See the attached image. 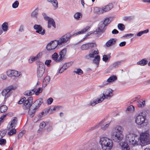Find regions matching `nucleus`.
<instances>
[{
	"label": "nucleus",
	"instance_id": "nucleus-37",
	"mask_svg": "<svg viewBox=\"0 0 150 150\" xmlns=\"http://www.w3.org/2000/svg\"><path fill=\"white\" fill-rule=\"evenodd\" d=\"M2 29L3 31H6L8 28V23L7 22H4L2 25Z\"/></svg>",
	"mask_w": 150,
	"mask_h": 150
},
{
	"label": "nucleus",
	"instance_id": "nucleus-13",
	"mask_svg": "<svg viewBox=\"0 0 150 150\" xmlns=\"http://www.w3.org/2000/svg\"><path fill=\"white\" fill-rule=\"evenodd\" d=\"M103 21H100L98 25V28L96 30V32L98 33H103L106 30V26Z\"/></svg>",
	"mask_w": 150,
	"mask_h": 150
},
{
	"label": "nucleus",
	"instance_id": "nucleus-24",
	"mask_svg": "<svg viewBox=\"0 0 150 150\" xmlns=\"http://www.w3.org/2000/svg\"><path fill=\"white\" fill-rule=\"evenodd\" d=\"M116 42V40L115 39H111L106 42V45L107 47H109L111 45L115 44Z\"/></svg>",
	"mask_w": 150,
	"mask_h": 150
},
{
	"label": "nucleus",
	"instance_id": "nucleus-3",
	"mask_svg": "<svg viewBox=\"0 0 150 150\" xmlns=\"http://www.w3.org/2000/svg\"><path fill=\"white\" fill-rule=\"evenodd\" d=\"M99 143L103 150H110L112 148V141L107 137L100 138Z\"/></svg>",
	"mask_w": 150,
	"mask_h": 150
},
{
	"label": "nucleus",
	"instance_id": "nucleus-23",
	"mask_svg": "<svg viewBox=\"0 0 150 150\" xmlns=\"http://www.w3.org/2000/svg\"><path fill=\"white\" fill-rule=\"evenodd\" d=\"M50 77L49 76H46L44 79L42 81V86L45 87L49 83L50 80Z\"/></svg>",
	"mask_w": 150,
	"mask_h": 150
},
{
	"label": "nucleus",
	"instance_id": "nucleus-49",
	"mask_svg": "<svg viewBox=\"0 0 150 150\" xmlns=\"http://www.w3.org/2000/svg\"><path fill=\"white\" fill-rule=\"evenodd\" d=\"M13 70H8L6 71L7 74L9 77L13 76Z\"/></svg>",
	"mask_w": 150,
	"mask_h": 150
},
{
	"label": "nucleus",
	"instance_id": "nucleus-10",
	"mask_svg": "<svg viewBox=\"0 0 150 150\" xmlns=\"http://www.w3.org/2000/svg\"><path fill=\"white\" fill-rule=\"evenodd\" d=\"M59 45L57 40L52 41L48 43L46 46V49L50 52L53 51Z\"/></svg>",
	"mask_w": 150,
	"mask_h": 150
},
{
	"label": "nucleus",
	"instance_id": "nucleus-12",
	"mask_svg": "<svg viewBox=\"0 0 150 150\" xmlns=\"http://www.w3.org/2000/svg\"><path fill=\"white\" fill-rule=\"evenodd\" d=\"M113 92V91L112 89L107 90L105 93L102 94L100 96L102 98H103L104 100L105 99H108L112 97Z\"/></svg>",
	"mask_w": 150,
	"mask_h": 150
},
{
	"label": "nucleus",
	"instance_id": "nucleus-63",
	"mask_svg": "<svg viewBox=\"0 0 150 150\" xmlns=\"http://www.w3.org/2000/svg\"><path fill=\"white\" fill-rule=\"evenodd\" d=\"M34 61H35V59L33 56L30 57L29 59V61L30 63H32Z\"/></svg>",
	"mask_w": 150,
	"mask_h": 150
},
{
	"label": "nucleus",
	"instance_id": "nucleus-43",
	"mask_svg": "<svg viewBox=\"0 0 150 150\" xmlns=\"http://www.w3.org/2000/svg\"><path fill=\"white\" fill-rule=\"evenodd\" d=\"M117 27L118 29L121 31L124 30L125 29L124 25L122 23H119L118 24Z\"/></svg>",
	"mask_w": 150,
	"mask_h": 150
},
{
	"label": "nucleus",
	"instance_id": "nucleus-17",
	"mask_svg": "<svg viewBox=\"0 0 150 150\" xmlns=\"http://www.w3.org/2000/svg\"><path fill=\"white\" fill-rule=\"evenodd\" d=\"M139 139V138L137 136L132 137L129 140V143L130 145H132L134 146L138 145L139 143H138Z\"/></svg>",
	"mask_w": 150,
	"mask_h": 150
},
{
	"label": "nucleus",
	"instance_id": "nucleus-21",
	"mask_svg": "<svg viewBox=\"0 0 150 150\" xmlns=\"http://www.w3.org/2000/svg\"><path fill=\"white\" fill-rule=\"evenodd\" d=\"M105 120H103L99 124V127L100 126L101 128L103 130H105L107 128L109 125V123L105 124L104 123Z\"/></svg>",
	"mask_w": 150,
	"mask_h": 150
},
{
	"label": "nucleus",
	"instance_id": "nucleus-42",
	"mask_svg": "<svg viewBox=\"0 0 150 150\" xmlns=\"http://www.w3.org/2000/svg\"><path fill=\"white\" fill-rule=\"evenodd\" d=\"M13 76L18 77L21 74L20 72H18L17 71L14 70H13Z\"/></svg>",
	"mask_w": 150,
	"mask_h": 150
},
{
	"label": "nucleus",
	"instance_id": "nucleus-64",
	"mask_svg": "<svg viewBox=\"0 0 150 150\" xmlns=\"http://www.w3.org/2000/svg\"><path fill=\"white\" fill-rule=\"evenodd\" d=\"M6 132L5 131L3 130L2 131L0 134V136L1 137V138H2L3 137H4L6 134Z\"/></svg>",
	"mask_w": 150,
	"mask_h": 150
},
{
	"label": "nucleus",
	"instance_id": "nucleus-7",
	"mask_svg": "<svg viewBox=\"0 0 150 150\" xmlns=\"http://www.w3.org/2000/svg\"><path fill=\"white\" fill-rule=\"evenodd\" d=\"M45 69V64L41 62H39L37 69V76L38 80H40L43 76Z\"/></svg>",
	"mask_w": 150,
	"mask_h": 150
},
{
	"label": "nucleus",
	"instance_id": "nucleus-14",
	"mask_svg": "<svg viewBox=\"0 0 150 150\" xmlns=\"http://www.w3.org/2000/svg\"><path fill=\"white\" fill-rule=\"evenodd\" d=\"M99 53L98 50H90L89 52V54L86 55L85 58L87 59H89L91 58H93L94 57V56Z\"/></svg>",
	"mask_w": 150,
	"mask_h": 150
},
{
	"label": "nucleus",
	"instance_id": "nucleus-60",
	"mask_svg": "<svg viewBox=\"0 0 150 150\" xmlns=\"http://www.w3.org/2000/svg\"><path fill=\"white\" fill-rule=\"evenodd\" d=\"M66 69H64V68L63 66L61 67L59 70V73L61 74Z\"/></svg>",
	"mask_w": 150,
	"mask_h": 150
},
{
	"label": "nucleus",
	"instance_id": "nucleus-8",
	"mask_svg": "<svg viewBox=\"0 0 150 150\" xmlns=\"http://www.w3.org/2000/svg\"><path fill=\"white\" fill-rule=\"evenodd\" d=\"M149 134L147 132L142 133L140 135L139 140L140 144L142 146L147 144L149 139Z\"/></svg>",
	"mask_w": 150,
	"mask_h": 150
},
{
	"label": "nucleus",
	"instance_id": "nucleus-34",
	"mask_svg": "<svg viewBox=\"0 0 150 150\" xmlns=\"http://www.w3.org/2000/svg\"><path fill=\"white\" fill-rule=\"evenodd\" d=\"M95 10L96 12L98 14H101L103 13L104 11L103 7H96Z\"/></svg>",
	"mask_w": 150,
	"mask_h": 150
},
{
	"label": "nucleus",
	"instance_id": "nucleus-5",
	"mask_svg": "<svg viewBox=\"0 0 150 150\" xmlns=\"http://www.w3.org/2000/svg\"><path fill=\"white\" fill-rule=\"evenodd\" d=\"M146 115L145 112H141L137 115L135 118V121L136 124L138 125H141L142 124L147 122L146 119Z\"/></svg>",
	"mask_w": 150,
	"mask_h": 150
},
{
	"label": "nucleus",
	"instance_id": "nucleus-54",
	"mask_svg": "<svg viewBox=\"0 0 150 150\" xmlns=\"http://www.w3.org/2000/svg\"><path fill=\"white\" fill-rule=\"evenodd\" d=\"M46 126V124L45 122H43L40 123L39 128L41 129H43Z\"/></svg>",
	"mask_w": 150,
	"mask_h": 150
},
{
	"label": "nucleus",
	"instance_id": "nucleus-1",
	"mask_svg": "<svg viewBox=\"0 0 150 150\" xmlns=\"http://www.w3.org/2000/svg\"><path fill=\"white\" fill-rule=\"evenodd\" d=\"M90 28V27L89 26H87L81 31H78L74 34H71L70 33H67L62 35L58 40H57L59 46L64 44H68L70 42L71 38L72 37L79 34H83L86 32Z\"/></svg>",
	"mask_w": 150,
	"mask_h": 150
},
{
	"label": "nucleus",
	"instance_id": "nucleus-33",
	"mask_svg": "<svg viewBox=\"0 0 150 150\" xmlns=\"http://www.w3.org/2000/svg\"><path fill=\"white\" fill-rule=\"evenodd\" d=\"M47 21V23L51 25L54 28H56L55 22L52 18L50 17L49 19Z\"/></svg>",
	"mask_w": 150,
	"mask_h": 150
},
{
	"label": "nucleus",
	"instance_id": "nucleus-44",
	"mask_svg": "<svg viewBox=\"0 0 150 150\" xmlns=\"http://www.w3.org/2000/svg\"><path fill=\"white\" fill-rule=\"evenodd\" d=\"M74 72L79 75H81L83 74V71L80 68L76 69V70L74 71Z\"/></svg>",
	"mask_w": 150,
	"mask_h": 150
},
{
	"label": "nucleus",
	"instance_id": "nucleus-56",
	"mask_svg": "<svg viewBox=\"0 0 150 150\" xmlns=\"http://www.w3.org/2000/svg\"><path fill=\"white\" fill-rule=\"evenodd\" d=\"M53 99L51 97L49 98L47 100V103L48 105L51 104L53 101Z\"/></svg>",
	"mask_w": 150,
	"mask_h": 150
},
{
	"label": "nucleus",
	"instance_id": "nucleus-22",
	"mask_svg": "<svg viewBox=\"0 0 150 150\" xmlns=\"http://www.w3.org/2000/svg\"><path fill=\"white\" fill-rule=\"evenodd\" d=\"M52 59L56 62H61V59H59V57L56 52H54L52 56Z\"/></svg>",
	"mask_w": 150,
	"mask_h": 150
},
{
	"label": "nucleus",
	"instance_id": "nucleus-51",
	"mask_svg": "<svg viewBox=\"0 0 150 150\" xmlns=\"http://www.w3.org/2000/svg\"><path fill=\"white\" fill-rule=\"evenodd\" d=\"M42 88L40 87H39L38 88V90L35 92V94L36 95H38L39 94L41 93L42 91Z\"/></svg>",
	"mask_w": 150,
	"mask_h": 150
},
{
	"label": "nucleus",
	"instance_id": "nucleus-57",
	"mask_svg": "<svg viewBox=\"0 0 150 150\" xmlns=\"http://www.w3.org/2000/svg\"><path fill=\"white\" fill-rule=\"evenodd\" d=\"M51 62V60H46L45 62V64L47 67H49L50 65V63Z\"/></svg>",
	"mask_w": 150,
	"mask_h": 150
},
{
	"label": "nucleus",
	"instance_id": "nucleus-62",
	"mask_svg": "<svg viewBox=\"0 0 150 150\" xmlns=\"http://www.w3.org/2000/svg\"><path fill=\"white\" fill-rule=\"evenodd\" d=\"M126 44V42L125 41H123L120 42L119 44V46L120 47L124 46Z\"/></svg>",
	"mask_w": 150,
	"mask_h": 150
},
{
	"label": "nucleus",
	"instance_id": "nucleus-36",
	"mask_svg": "<svg viewBox=\"0 0 150 150\" xmlns=\"http://www.w3.org/2000/svg\"><path fill=\"white\" fill-rule=\"evenodd\" d=\"M35 92L33 89L28 90L25 92L24 94L27 96H31L35 93Z\"/></svg>",
	"mask_w": 150,
	"mask_h": 150
},
{
	"label": "nucleus",
	"instance_id": "nucleus-61",
	"mask_svg": "<svg viewBox=\"0 0 150 150\" xmlns=\"http://www.w3.org/2000/svg\"><path fill=\"white\" fill-rule=\"evenodd\" d=\"M99 127V125H97L95 126L92 127L91 128V129L88 130V131H91L94 129H96Z\"/></svg>",
	"mask_w": 150,
	"mask_h": 150
},
{
	"label": "nucleus",
	"instance_id": "nucleus-4",
	"mask_svg": "<svg viewBox=\"0 0 150 150\" xmlns=\"http://www.w3.org/2000/svg\"><path fill=\"white\" fill-rule=\"evenodd\" d=\"M33 102V98L32 97H28L27 99L25 97L21 98L18 102V104H21L23 103V108L24 110H29L30 107L32 105Z\"/></svg>",
	"mask_w": 150,
	"mask_h": 150
},
{
	"label": "nucleus",
	"instance_id": "nucleus-11",
	"mask_svg": "<svg viewBox=\"0 0 150 150\" xmlns=\"http://www.w3.org/2000/svg\"><path fill=\"white\" fill-rule=\"evenodd\" d=\"M33 28L36 30L35 32L40 34L42 35H44L46 32L45 30L40 25L35 24L33 26Z\"/></svg>",
	"mask_w": 150,
	"mask_h": 150
},
{
	"label": "nucleus",
	"instance_id": "nucleus-45",
	"mask_svg": "<svg viewBox=\"0 0 150 150\" xmlns=\"http://www.w3.org/2000/svg\"><path fill=\"white\" fill-rule=\"evenodd\" d=\"M19 5V2L18 1H16L12 4V7L14 8H17Z\"/></svg>",
	"mask_w": 150,
	"mask_h": 150
},
{
	"label": "nucleus",
	"instance_id": "nucleus-39",
	"mask_svg": "<svg viewBox=\"0 0 150 150\" xmlns=\"http://www.w3.org/2000/svg\"><path fill=\"white\" fill-rule=\"evenodd\" d=\"M73 62H70L64 64L63 65L64 69L66 70L68 68L71 66Z\"/></svg>",
	"mask_w": 150,
	"mask_h": 150
},
{
	"label": "nucleus",
	"instance_id": "nucleus-31",
	"mask_svg": "<svg viewBox=\"0 0 150 150\" xmlns=\"http://www.w3.org/2000/svg\"><path fill=\"white\" fill-rule=\"evenodd\" d=\"M74 17L77 21L80 20L82 17V14L80 12H76L74 15Z\"/></svg>",
	"mask_w": 150,
	"mask_h": 150
},
{
	"label": "nucleus",
	"instance_id": "nucleus-48",
	"mask_svg": "<svg viewBox=\"0 0 150 150\" xmlns=\"http://www.w3.org/2000/svg\"><path fill=\"white\" fill-rule=\"evenodd\" d=\"M103 21V22L104 23V24L106 26H107L108 25L110 22V19L109 18H105L103 21Z\"/></svg>",
	"mask_w": 150,
	"mask_h": 150
},
{
	"label": "nucleus",
	"instance_id": "nucleus-55",
	"mask_svg": "<svg viewBox=\"0 0 150 150\" xmlns=\"http://www.w3.org/2000/svg\"><path fill=\"white\" fill-rule=\"evenodd\" d=\"M60 108V106L58 105H56L55 106L52 108H51L50 110L52 112H53L54 111H55L57 110V109H58Z\"/></svg>",
	"mask_w": 150,
	"mask_h": 150
},
{
	"label": "nucleus",
	"instance_id": "nucleus-28",
	"mask_svg": "<svg viewBox=\"0 0 150 150\" xmlns=\"http://www.w3.org/2000/svg\"><path fill=\"white\" fill-rule=\"evenodd\" d=\"M148 61L146 59H144L137 62V64L142 66H144L146 64Z\"/></svg>",
	"mask_w": 150,
	"mask_h": 150
},
{
	"label": "nucleus",
	"instance_id": "nucleus-6",
	"mask_svg": "<svg viewBox=\"0 0 150 150\" xmlns=\"http://www.w3.org/2000/svg\"><path fill=\"white\" fill-rule=\"evenodd\" d=\"M17 88L15 86L11 85L7 87L4 89L1 92L3 96H5V99H7L10 96V92L13 91H14Z\"/></svg>",
	"mask_w": 150,
	"mask_h": 150
},
{
	"label": "nucleus",
	"instance_id": "nucleus-52",
	"mask_svg": "<svg viewBox=\"0 0 150 150\" xmlns=\"http://www.w3.org/2000/svg\"><path fill=\"white\" fill-rule=\"evenodd\" d=\"M6 143V141L5 139H0V145H5Z\"/></svg>",
	"mask_w": 150,
	"mask_h": 150
},
{
	"label": "nucleus",
	"instance_id": "nucleus-9",
	"mask_svg": "<svg viewBox=\"0 0 150 150\" xmlns=\"http://www.w3.org/2000/svg\"><path fill=\"white\" fill-rule=\"evenodd\" d=\"M149 134L147 132L142 133L140 135L139 140L140 144L142 146L147 144L149 139Z\"/></svg>",
	"mask_w": 150,
	"mask_h": 150
},
{
	"label": "nucleus",
	"instance_id": "nucleus-19",
	"mask_svg": "<svg viewBox=\"0 0 150 150\" xmlns=\"http://www.w3.org/2000/svg\"><path fill=\"white\" fill-rule=\"evenodd\" d=\"M67 52V49L66 48H64L63 49L59 52V59H61V62L65 59Z\"/></svg>",
	"mask_w": 150,
	"mask_h": 150
},
{
	"label": "nucleus",
	"instance_id": "nucleus-53",
	"mask_svg": "<svg viewBox=\"0 0 150 150\" xmlns=\"http://www.w3.org/2000/svg\"><path fill=\"white\" fill-rule=\"evenodd\" d=\"M133 17L132 16H125L124 17V20L125 21H130L132 19Z\"/></svg>",
	"mask_w": 150,
	"mask_h": 150
},
{
	"label": "nucleus",
	"instance_id": "nucleus-29",
	"mask_svg": "<svg viewBox=\"0 0 150 150\" xmlns=\"http://www.w3.org/2000/svg\"><path fill=\"white\" fill-rule=\"evenodd\" d=\"M39 8H38L35 9L31 14V16L32 17L37 18L38 15Z\"/></svg>",
	"mask_w": 150,
	"mask_h": 150
},
{
	"label": "nucleus",
	"instance_id": "nucleus-41",
	"mask_svg": "<svg viewBox=\"0 0 150 150\" xmlns=\"http://www.w3.org/2000/svg\"><path fill=\"white\" fill-rule=\"evenodd\" d=\"M38 111L37 110L34 109L29 112V115L30 117H32L35 115L36 112Z\"/></svg>",
	"mask_w": 150,
	"mask_h": 150
},
{
	"label": "nucleus",
	"instance_id": "nucleus-15",
	"mask_svg": "<svg viewBox=\"0 0 150 150\" xmlns=\"http://www.w3.org/2000/svg\"><path fill=\"white\" fill-rule=\"evenodd\" d=\"M96 44L95 43H88L83 45L81 47V49L82 50H88L96 47Z\"/></svg>",
	"mask_w": 150,
	"mask_h": 150
},
{
	"label": "nucleus",
	"instance_id": "nucleus-35",
	"mask_svg": "<svg viewBox=\"0 0 150 150\" xmlns=\"http://www.w3.org/2000/svg\"><path fill=\"white\" fill-rule=\"evenodd\" d=\"M17 118L16 117H13V119L10 122V126L12 127H15L17 123Z\"/></svg>",
	"mask_w": 150,
	"mask_h": 150
},
{
	"label": "nucleus",
	"instance_id": "nucleus-46",
	"mask_svg": "<svg viewBox=\"0 0 150 150\" xmlns=\"http://www.w3.org/2000/svg\"><path fill=\"white\" fill-rule=\"evenodd\" d=\"M122 61H117L116 62H114L113 64V66L114 67H117L121 65Z\"/></svg>",
	"mask_w": 150,
	"mask_h": 150
},
{
	"label": "nucleus",
	"instance_id": "nucleus-40",
	"mask_svg": "<svg viewBox=\"0 0 150 150\" xmlns=\"http://www.w3.org/2000/svg\"><path fill=\"white\" fill-rule=\"evenodd\" d=\"M110 54H109L108 55H104L103 56V60L106 62L108 60V59H109L110 56Z\"/></svg>",
	"mask_w": 150,
	"mask_h": 150
},
{
	"label": "nucleus",
	"instance_id": "nucleus-20",
	"mask_svg": "<svg viewBox=\"0 0 150 150\" xmlns=\"http://www.w3.org/2000/svg\"><path fill=\"white\" fill-rule=\"evenodd\" d=\"M122 150H130V148L128 144L125 142H122L120 143Z\"/></svg>",
	"mask_w": 150,
	"mask_h": 150
},
{
	"label": "nucleus",
	"instance_id": "nucleus-30",
	"mask_svg": "<svg viewBox=\"0 0 150 150\" xmlns=\"http://www.w3.org/2000/svg\"><path fill=\"white\" fill-rule=\"evenodd\" d=\"M117 79V77L115 75L111 76L108 79V82L109 83L113 82Z\"/></svg>",
	"mask_w": 150,
	"mask_h": 150
},
{
	"label": "nucleus",
	"instance_id": "nucleus-59",
	"mask_svg": "<svg viewBox=\"0 0 150 150\" xmlns=\"http://www.w3.org/2000/svg\"><path fill=\"white\" fill-rule=\"evenodd\" d=\"M99 62L100 61H99L97 60H96V59H94L93 60V63L97 65V67H98L99 65Z\"/></svg>",
	"mask_w": 150,
	"mask_h": 150
},
{
	"label": "nucleus",
	"instance_id": "nucleus-32",
	"mask_svg": "<svg viewBox=\"0 0 150 150\" xmlns=\"http://www.w3.org/2000/svg\"><path fill=\"white\" fill-rule=\"evenodd\" d=\"M137 104L138 107L139 108H142L145 105V101L142 100L138 101L137 102Z\"/></svg>",
	"mask_w": 150,
	"mask_h": 150
},
{
	"label": "nucleus",
	"instance_id": "nucleus-16",
	"mask_svg": "<svg viewBox=\"0 0 150 150\" xmlns=\"http://www.w3.org/2000/svg\"><path fill=\"white\" fill-rule=\"evenodd\" d=\"M103 100V98H102L100 96L99 98L93 99L91 100L88 105L89 106H94L98 103H101Z\"/></svg>",
	"mask_w": 150,
	"mask_h": 150
},
{
	"label": "nucleus",
	"instance_id": "nucleus-25",
	"mask_svg": "<svg viewBox=\"0 0 150 150\" xmlns=\"http://www.w3.org/2000/svg\"><path fill=\"white\" fill-rule=\"evenodd\" d=\"M113 7V4L112 3H110L108 5L103 7L104 12H107L110 10Z\"/></svg>",
	"mask_w": 150,
	"mask_h": 150
},
{
	"label": "nucleus",
	"instance_id": "nucleus-47",
	"mask_svg": "<svg viewBox=\"0 0 150 150\" xmlns=\"http://www.w3.org/2000/svg\"><path fill=\"white\" fill-rule=\"evenodd\" d=\"M134 110V107L132 105H131L128 107L126 109L127 111L133 112Z\"/></svg>",
	"mask_w": 150,
	"mask_h": 150
},
{
	"label": "nucleus",
	"instance_id": "nucleus-58",
	"mask_svg": "<svg viewBox=\"0 0 150 150\" xmlns=\"http://www.w3.org/2000/svg\"><path fill=\"white\" fill-rule=\"evenodd\" d=\"M134 34L132 33H129L126 34L123 36V37L125 38L126 37H132L133 36Z\"/></svg>",
	"mask_w": 150,
	"mask_h": 150
},
{
	"label": "nucleus",
	"instance_id": "nucleus-18",
	"mask_svg": "<svg viewBox=\"0 0 150 150\" xmlns=\"http://www.w3.org/2000/svg\"><path fill=\"white\" fill-rule=\"evenodd\" d=\"M42 103V99L40 98L33 103V106H34V108L38 110L39 108Z\"/></svg>",
	"mask_w": 150,
	"mask_h": 150
},
{
	"label": "nucleus",
	"instance_id": "nucleus-26",
	"mask_svg": "<svg viewBox=\"0 0 150 150\" xmlns=\"http://www.w3.org/2000/svg\"><path fill=\"white\" fill-rule=\"evenodd\" d=\"M15 127H12L10 126L8 130L9 132L8 133V134L10 136H11L16 133V130L14 128Z\"/></svg>",
	"mask_w": 150,
	"mask_h": 150
},
{
	"label": "nucleus",
	"instance_id": "nucleus-50",
	"mask_svg": "<svg viewBox=\"0 0 150 150\" xmlns=\"http://www.w3.org/2000/svg\"><path fill=\"white\" fill-rule=\"evenodd\" d=\"M42 15L45 21L48 20L50 18V17L48 16L47 14L45 12H42Z\"/></svg>",
	"mask_w": 150,
	"mask_h": 150
},
{
	"label": "nucleus",
	"instance_id": "nucleus-2",
	"mask_svg": "<svg viewBox=\"0 0 150 150\" xmlns=\"http://www.w3.org/2000/svg\"><path fill=\"white\" fill-rule=\"evenodd\" d=\"M123 129L120 126H117L114 128L111 132L112 138L116 142H120L122 139Z\"/></svg>",
	"mask_w": 150,
	"mask_h": 150
},
{
	"label": "nucleus",
	"instance_id": "nucleus-38",
	"mask_svg": "<svg viewBox=\"0 0 150 150\" xmlns=\"http://www.w3.org/2000/svg\"><path fill=\"white\" fill-rule=\"evenodd\" d=\"M7 110V107L5 105H2L0 107V113L6 112Z\"/></svg>",
	"mask_w": 150,
	"mask_h": 150
},
{
	"label": "nucleus",
	"instance_id": "nucleus-27",
	"mask_svg": "<svg viewBox=\"0 0 150 150\" xmlns=\"http://www.w3.org/2000/svg\"><path fill=\"white\" fill-rule=\"evenodd\" d=\"M47 1L50 3L54 7L55 9L58 7V3L57 0H47Z\"/></svg>",
	"mask_w": 150,
	"mask_h": 150
}]
</instances>
